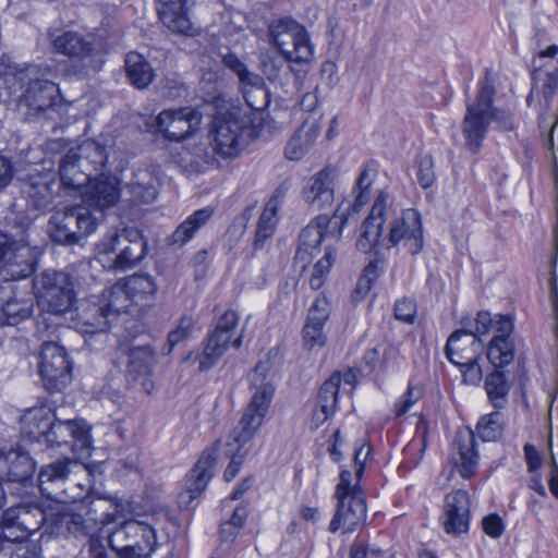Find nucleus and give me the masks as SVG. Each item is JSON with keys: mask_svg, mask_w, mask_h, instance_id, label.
Masks as SVG:
<instances>
[{"mask_svg": "<svg viewBox=\"0 0 558 558\" xmlns=\"http://www.w3.org/2000/svg\"><path fill=\"white\" fill-rule=\"evenodd\" d=\"M379 276V262H371L363 271L362 277L360 278L356 290L357 291H368L371 286L376 281Z\"/></svg>", "mask_w": 558, "mask_h": 558, "instance_id": "nucleus-62", "label": "nucleus"}, {"mask_svg": "<svg viewBox=\"0 0 558 558\" xmlns=\"http://www.w3.org/2000/svg\"><path fill=\"white\" fill-rule=\"evenodd\" d=\"M514 357V345L510 339L493 338L487 348V359L495 367L509 365Z\"/></svg>", "mask_w": 558, "mask_h": 558, "instance_id": "nucleus-48", "label": "nucleus"}, {"mask_svg": "<svg viewBox=\"0 0 558 558\" xmlns=\"http://www.w3.org/2000/svg\"><path fill=\"white\" fill-rule=\"evenodd\" d=\"M483 349V342L473 331L461 329L449 336L445 352L452 364L459 365L480 360Z\"/></svg>", "mask_w": 558, "mask_h": 558, "instance_id": "nucleus-21", "label": "nucleus"}, {"mask_svg": "<svg viewBox=\"0 0 558 558\" xmlns=\"http://www.w3.org/2000/svg\"><path fill=\"white\" fill-rule=\"evenodd\" d=\"M4 220L5 230L0 233L1 240H27L28 232L32 228V220L25 213L12 210L5 216Z\"/></svg>", "mask_w": 558, "mask_h": 558, "instance_id": "nucleus-46", "label": "nucleus"}, {"mask_svg": "<svg viewBox=\"0 0 558 558\" xmlns=\"http://www.w3.org/2000/svg\"><path fill=\"white\" fill-rule=\"evenodd\" d=\"M201 113L193 108L163 110L155 119L156 133L168 141L180 142L190 137L198 128Z\"/></svg>", "mask_w": 558, "mask_h": 558, "instance_id": "nucleus-15", "label": "nucleus"}, {"mask_svg": "<svg viewBox=\"0 0 558 558\" xmlns=\"http://www.w3.org/2000/svg\"><path fill=\"white\" fill-rule=\"evenodd\" d=\"M376 175V170L371 169L368 166H366L362 172L360 173L357 180H356V196L354 199V203L349 205V207L343 208V204H340L335 214L332 219L335 220V223H340L339 229L335 236L339 239L342 234V228L348 221V218L351 214L359 213L360 209L367 204L369 201V187L374 181V178Z\"/></svg>", "mask_w": 558, "mask_h": 558, "instance_id": "nucleus-29", "label": "nucleus"}, {"mask_svg": "<svg viewBox=\"0 0 558 558\" xmlns=\"http://www.w3.org/2000/svg\"><path fill=\"white\" fill-rule=\"evenodd\" d=\"M478 436L484 441H495L502 434V415L495 411L481 417L476 425Z\"/></svg>", "mask_w": 558, "mask_h": 558, "instance_id": "nucleus-50", "label": "nucleus"}, {"mask_svg": "<svg viewBox=\"0 0 558 558\" xmlns=\"http://www.w3.org/2000/svg\"><path fill=\"white\" fill-rule=\"evenodd\" d=\"M331 314V305L326 296H318L310 306L306 322L325 326Z\"/></svg>", "mask_w": 558, "mask_h": 558, "instance_id": "nucleus-53", "label": "nucleus"}, {"mask_svg": "<svg viewBox=\"0 0 558 558\" xmlns=\"http://www.w3.org/2000/svg\"><path fill=\"white\" fill-rule=\"evenodd\" d=\"M320 117L308 116L286 145L284 156L289 160H301L311 149L320 133Z\"/></svg>", "mask_w": 558, "mask_h": 558, "instance_id": "nucleus-26", "label": "nucleus"}, {"mask_svg": "<svg viewBox=\"0 0 558 558\" xmlns=\"http://www.w3.org/2000/svg\"><path fill=\"white\" fill-rule=\"evenodd\" d=\"M50 445H70L72 450H88L92 446L89 428L82 420L53 418L46 439Z\"/></svg>", "mask_w": 558, "mask_h": 558, "instance_id": "nucleus-18", "label": "nucleus"}, {"mask_svg": "<svg viewBox=\"0 0 558 558\" xmlns=\"http://www.w3.org/2000/svg\"><path fill=\"white\" fill-rule=\"evenodd\" d=\"M471 497L468 492L457 489L446 495L441 524L447 534L458 536L469 531Z\"/></svg>", "mask_w": 558, "mask_h": 558, "instance_id": "nucleus-17", "label": "nucleus"}, {"mask_svg": "<svg viewBox=\"0 0 558 558\" xmlns=\"http://www.w3.org/2000/svg\"><path fill=\"white\" fill-rule=\"evenodd\" d=\"M34 288L44 311L59 316L72 311L75 303L74 286L65 272L46 270L35 279Z\"/></svg>", "mask_w": 558, "mask_h": 558, "instance_id": "nucleus-9", "label": "nucleus"}, {"mask_svg": "<svg viewBox=\"0 0 558 558\" xmlns=\"http://www.w3.org/2000/svg\"><path fill=\"white\" fill-rule=\"evenodd\" d=\"M277 202L275 199L268 201L257 221L253 243L255 248H262L265 242L272 236L277 225Z\"/></svg>", "mask_w": 558, "mask_h": 558, "instance_id": "nucleus-45", "label": "nucleus"}, {"mask_svg": "<svg viewBox=\"0 0 558 558\" xmlns=\"http://www.w3.org/2000/svg\"><path fill=\"white\" fill-rule=\"evenodd\" d=\"M70 151L80 158L81 166L92 173V177L99 173L108 160L106 147L95 141H86L76 150Z\"/></svg>", "mask_w": 558, "mask_h": 558, "instance_id": "nucleus-39", "label": "nucleus"}, {"mask_svg": "<svg viewBox=\"0 0 558 558\" xmlns=\"http://www.w3.org/2000/svg\"><path fill=\"white\" fill-rule=\"evenodd\" d=\"M194 328V319L192 316L184 315L180 318L175 329L171 330L167 337V349L163 354L169 355L173 348L186 340Z\"/></svg>", "mask_w": 558, "mask_h": 558, "instance_id": "nucleus-51", "label": "nucleus"}, {"mask_svg": "<svg viewBox=\"0 0 558 558\" xmlns=\"http://www.w3.org/2000/svg\"><path fill=\"white\" fill-rule=\"evenodd\" d=\"M0 469L12 482H23L31 477L35 470L32 457L20 449L10 450L0 454Z\"/></svg>", "mask_w": 558, "mask_h": 558, "instance_id": "nucleus-34", "label": "nucleus"}, {"mask_svg": "<svg viewBox=\"0 0 558 558\" xmlns=\"http://www.w3.org/2000/svg\"><path fill=\"white\" fill-rule=\"evenodd\" d=\"M335 497L338 502L328 531L336 533L342 530L343 533H352L362 527L367 518L366 500L361 486L353 483L350 471L341 472Z\"/></svg>", "mask_w": 558, "mask_h": 558, "instance_id": "nucleus-3", "label": "nucleus"}, {"mask_svg": "<svg viewBox=\"0 0 558 558\" xmlns=\"http://www.w3.org/2000/svg\"><path fill=\"white\" fill-rule=\"evenodd\" d=\"M482 525L484 532L493 538L500 537L505 530L501 518L494 513L485 517L482 521Z\"/></svg>", "mask_w": 558, "mask_h": 558, "instance_id": "nucleus-63", "label": "nucleus"}, {"mask_svg": "<svg viewBox=\"0 0 558 558\" xmlns=\"http://www.w3.org/2000/svg\"><path fill=\"white\" fill-rule=\"evenodd\" d=\"M126 189L133 203L149 204L158 194L157 178L149 170H138L126 183Z\"/></svg>", "mask_w": 558, "mask_h": 558, "instance_id": "nucleus-38", "label": "nucleus"}, {"mask_svg": "<svg viewBox=\"0 0 558 558\" xmlns=\"http://www.w3.org/2000/svg\"><path fill=\"white\" fill-rule=\"evenodd\" d=\"M98 227V219L83 206H69L51 216L48 230L53 242L74 245L86 240Z\"/></svg>", "mask_w": 558, "mask_h": 558, "instance_id": "nucleus-6", "label": "nucleus"}, {"mask_svg": "<svg viewBox=\"0 0 558 558\" xmlns=\"http://www.w3.org/2000/svg\"><path fill=\"white\" fill-rule=\"evenodd\" d=\"M15 544L10 558H41V549L37 543L24 541H13Z\"/></svg>", "mask_w": 558, "mask_h": 558, "instance_id": "nucleus-60", "label": "nucleus"}, {"mask_svg": "<svg viewBox=\"0 0 558 558\" xmlns=\"http://www.w3.org/2000/svg\"><path fill=\"white\" fill-rule=\"evenodd\" d=\"M129 289L134 298L135 294L153 296L157 291V284L149 275H137L126 280Z\"/></svg>", "mask_w": 558, "mask_h": 558, "instance_id": "nucleus-55", "label": "nucleus"}, {"mask_svg": "<svg viewBox=\"0 0 558 558\" xmlns=\"http://www.w3.org/2000/svg\"><path fill=\"white\" fill-rule=\"evenodd\" d=\"M337 169L327 166L314 174L303 191L304 201L316 210L331 206L335 201Z\"/></svg>", "mask_w": 558, "mask_h": 558, "instance_id": "nucleus-20", "label": "nucleus"}, {"mask_svg": "<svg viewBox=\"0 0 558 558\" xmlns=\"http://www.w3.org/2000/svg\"><path fill=\"white\" fill-rule=\"evenodd\" d=\"M130 236V231L124 229L121 232L119 230H113L109 232L98 244H97V254L101 257L104 264L111 263L112 258L110 255L120 251L122 245L126 243V240Z\"/></svg>", "mask_w": 558, "mask_h": 558, "instance_id": "nucleus-49", "label": "nucleus"}, {"mask_svg": "<svg viewBox=\"0 0 558 558\" xmlns=\"http://www.w3.org/2000/svg\"><path fill=\"white\" fill-rule=\"evenodd\" d=\"M76 310V325L83 333L105 332L109 329L113 319L98 298L96 301L86 300L82 302Z\"/></svg>", "mask_w": 558, "mask_h": 558, "instance_id": "nucleus-28", "label": "nucleus"}, {"mask_svg": "<svg viewBox=\"0 0 558 558\" xmlns=\"http://www.w3.org/2000/svg\"><path fill=\"white\" fill-rule=\"evenodd\" d=\"M54 413L46 407L29 409L21 418V429L31 439H47Z\"/></svg>", "mask_w": 558, "mask_h": 558, "instance_id": "nucleus-35", "label": "nucleus"}, {"mask_svg": "<svg viewBox=\"0 0 558 558\" xmlns=\"http://www.w3.org/2000/svg\"><path fill=\"white\" fill-rule=\"evenodd\" d=\"M48 40L52 52L81 62L84 74L100 70L99 46L93 34L57 28L48 32Z\"/></svg>", "mask_w": 558, "mask_h": 558, "instance_id": "nucleus-8", "label": "nucleus"}, {"mask_svg": "<svg viewBox=\"0 0 558 558\" xmlns=\"http://www.w3.org/2000/svg\"><path fill=\"white\" fill-rule=\"evenodd\" d=\"M75 462L65 459L44 465L38 474L40 492L58 504H73L83 500L88 487L71 477L70 465Z\"/></svg>", "mask_w": 558, "mask_h": 558, "instance_id": "nucleus-5", "label": "nucleus"}, {"mask_svg": "<svg viewBox=\"0 0 558 558\" xmlns=\"http://www.w3.org/2000/svg\"><path fill=\"white\" fill-rule=\"evenodd\" d=\"M146 253V243L137 231H130L126 243L122 245L117 255L112 258L108 268L116 271H124L134 267L141 262Z\"/></svg>", "mask_w": 558, "mask_h": 558, "instance_id": "nucleus-33", "label": "nucleus"}, {"mask_svg": "<svg viewBox=\"0 0 558 558\" xmlns=\"http://www.w3.org/2000/svg\"><path fill=\"white\" fill-rule=\"evenodd\" d=\"M46 520L45 511L35 502L7 509L0 518V541H24L37 532Z\"/></svg>", "mask_w": 558, "mask_h": 558, "instance_id": "nucleus-11", "label": "nucleus"}, {"mask_svg": "<svg viewBox=\"0 0 558 558\" xmlns=\"http://www.w3.org/2000/svg\"><path fill=\"white\" fill-rule=\"evenodd\" d=\"M417 181L422 187H429L435 181L434 161L432 156L424 155L417 160Z\"/></svg>", "mask_w": 558, "mask_h": 558, "instance_id": "nucleus-57", "label": "nucleus"}, {"mask_svg": "<svg viewBox=\"0 0 558 558\" xmlns=\"http://www.w3.org/2000/svg\"><path fill=\"white\" fill-rule=\"evenodd\" d=\"M98 299L112 318L128 311L133 303V296L126 281H119L106 289Z\"/></svg>", "mask_w": 558, "mask_h": 558, "instance_id": "nucleus-40", "label": "nucleus"}, {"mask_svg": "<svg viewBox=\"0 0 558 558\" xmlns=\"http://www.w3.org/2000/svg\"><path fill=\"white\" fill-rule=\"evenodd\" d=\"M34 302L31 298H10L0 307V326H16L29 318Z\"/></svg>", "mask_w": 558, "mask_h": 558, "instance_id": "nucleus-42", "label": "nucleus"}, {"mask_svg": "<svg viewBox=\"0 0 558 558\" xmlns=\"http://www.w3.org/2000/svg\"><path fill=\"white\" fill-rule=\"evenodd\" d=\"M59 521L62 526H65L69 533L75 536L86 535L88 533L86 520L81 513H63Z\"/></svg>", "mask_w": 558, "mask_h": 558, "instance_id": "nucleus-58", "label": "nucleus"}, {"mask_svg": "<svg viewBox=\"0 0 558 558\" xmlns=\"http://www.w3.org/2000/svg\"><path fill=\"white\" fill-rule=\"evenodd\" d=\"M402 243L411 255L418 254L424 245L421 216L415 209H407L390 223L387 247Z\"/></svg>", "mask_w": 558, "mask_h": 558, "instance_id": "nucleus-16", "label": "nucleus"}, {"mask_svg": "<svg viewBox=\"0 0 558 558\" xmlns=\"http://www.w3.org/2000/svg\"><path fill=\"white\" fill-rule=\"evenodd\" d=\"M322 325L305 322L302 330L304 347L308 350L323 348L327 343V336Z\"/></svg>", "mask_w": 558, "mask_h": 558, "instance_id": "nucleus-54", "label": "nucleus"}, {"mask_svg": "<svg viewBox=\"0 0 558 558\" xmlns=\"http://www.w3.org/2000/svg\"><path fill=\"white\" fill-rule=\"evenodd\" d=\"M270 37L281 54L289 61L305 63L313 57V46L308 33L292 20L278 21L272 24Z\"/></svg>", "mask_w": 558, "mask_h": 558, "instance_id": "nucleus-13", "label": "nucleus"}, {"mask_svg": "<svg viewBox=\"0 0 558 558\" xmlns=\"http://www.w3.org/2000/svg\"><path fill=\"white\" fill-rule=\"evenodd\" d=\"M39 356V376L47 391H62L72 383V363L62 345L45 342Z\"/></svg>", "mask_w": 558, "mask_h": 558, "instance_id": "nucleus-14", "label": "nucleus"}, {"mask_svg": "<svg viewBox=\"0 0 558 558\" xmlns=\"http://www.w3.org/2000/svg\"><path fill=\"white\" fill-rule=\"evenodd\" d=\"M2 75H12V86L17 87V107L26 108L29 114H38L51 108L59 95V87L50 80L44 78L38 65H27L19 70L14 62L8 59V65L1 70Z\"/></svg>", "mask_w": 558, "mask_h": 558, "instance_id": "nucleus-2", "label": "nucleus"}, {"mask_svg": "<svg viewBox=\"0 0 558 558\" xmlns=\"http://www.w3.org/2000/svg\"><path fill=\"white\" fill-rule=\"evenodd\" d=\"M495 88L488 80L481 83L474 101L466 104V112L461 123L464 146L471 154H477L486 137L492 121L490 108Z\"/></svg>", "mask_w": 558, "mask_h": 558, "instance_id": "nucleus-7", "label": "nucleus"}, {"mask_svg": "<svg viewBox=\"0 0 558 558\" xmlns=\"http://www.w3.org/2000/svg\"><path fill=\"white\" fill-rule=\"evenodd\" d=\"M251 133L244 118L233 113L217 118L211 132V149L222 158H234L247 145Z\"/></svg>", "mask_w": 558, "mask_h": 558, "instance_id": "nucleus-12", "label": "nucleus"}, {"mask_svg": "<svg viewBox=\"0 0 558 558\" xmlns=\"http://www.w3.org/2000/svg\"><path fill=\"white\" fill-rule=\"evenodd\" d=\"M475 438L471 430L459 432L453 441V450L458 457H453L454 464L463 478H470L477 465V453L474 449Z\"/></svg>", "mask_w": 558, "mask_h": 558, "instance_id": "nucleus-32", "label": "nucleus"}, {"mask_svg": "<svg viewBox=\"0 0 558 558\" xmlns=\"http://www.w3.org/2000/svg\"><path fill=\"white\" fill-rule=\"evenodd\" d=\"M422 397L423 388L410 384L405 393L396 403V415H404Z\"/></svg>", "mask_w": 558, "mask_h": 558, "instance_id": "nucleus-56", "label": "nucleus"}, {"mask_svg": "<svg viewBox=\"0 0 558 558\" xmlns=\"http://www.w3.org/2000/svg\"><path fill=\"white\" fill-rule=\"evenodd\" d=\"M330 222H332L331 219L326 215H319L301 231L295 253L296 260L307 263L315 253L319 252V245Z\"/></svg>", "mask_w": 558, "mask_h": 558, "instance_id": "nucleus-30", "label": "nucleus"}, {"mask_svg": "<svg viewBox=\"0 0 558 558\" xmlns=\"http://www.w3.org/2000/svg\"><path fill=\"white\" fill-rule=\"evenodd\" d=\"M59 174L62 185L66 189H84L92 180V173L81 166L80 158L68 151L59 165Z\"/></svg>", "mask_w": 558, "mask_h": 558, "instance_id": "nucleus-36", "label": "nucleus"}, {"mask_svg": "<svg viewBox=\"0 0 558 558\" xmlns=\"http://www.w3.org/2000/svg\"><path fill=\"white\" fill-rule=\"evenodd\" d=\"M53 178L51 173H32L22 181V193L27 206L35 210H44L53 199Z\"/></svg>", "mask_w": 558, "mask_h": 558, "instance_id": "nucleus-23", "label": "nucleus"}, {"mask_svg": "<svg viewBox=\"0 0 558 558\" xmlns=\"http://www.w3.org/2000/svg\"><path fill=\"white\" fill-rule=\"evenodd\" d=\"M395 317L407 324H413L416 314V304L412 299L398 300L393 308Z\"/></svg>", "mask_w": 558, "mask_h": 558, "instance_id": "nucleus-59", "label": "nucleus"}, {"mask_svg": "<svg viewBox=\"0 0 558 558\" xmlns=\"http://www.w3.org/2000/svg\"><path fill=\"white\" fill-rule=\"evenodd\" d=\"M214 215V208L210 206L201 208L190 215L181 222L170 236V243L183 246L194 238L196 232L203 228Z\"/></svg>", "mask_w": 558, "mask_h": 558, "instance_id": "nucleus-37", "label": "nucleus"}, {"mask_svg": "<svg viewBox=\"0 0 558 558\" xmlns=\"http://www.w3.org/2000/svg\"><path fill=\"white\" fill-rule=\"evenodd\" d=\"M222 63L239 77L243 96L251 108H258L262 101L251 99L252 93L256 92L262 98L265 96L264 78L246 69V65L234 54L228 52L222 56Z\"/></svg>", "mask_w": 558, "mask_h": 558, "instance_id": "nucleus-25", "label": "nucleus"}, {"mask_svg": "<svg viewBox=\"0 0 558 558\" xmlns=\"http://www.w3.org/2000/svg\"><path fill=\"white\" fill-rule=\"evenodd\" d=\"M510 383L501 371H494L485 379L488 400L496 409H504L508 403Z\"/></svg>", "mask_w": 558, "mask_h": 558, "instance_id": "nucleus-44", "label": "nucleus"}, {"mask_svg": "<svg viewBox=\"0 0 558 558\" xmlns=\"http://www.w3.org/2000/svg\"><path fill=\"white\" fill-rule=\"evenodd\" d=\"M217 461L216 448L206 449L191 471L186 492L180 494V502L189 504L198 496L209 483Z\"/></svg>", "mask_w": 558, "mask_h": 558, "instance_id": "nucleus-27", "label": "nucleus"}, {"mask_svg": "<svg viewBox=\"0 0 558 558\" xmlns=\"http://www.w3.org/2000/svg\"><path fill=\"white\" fill-rule=\"evenodd\" d=\"M119 350L128 356L126 373L134 379L150 374L157 362L153 345L137 339H133L129 344L121 342Z\"/></svg>", "mask_w": 558, "mask_h": 558, "instance_id": "nucleus-22", "label": "nucleus"}, {"mask_svg": "<svg viewBox=\"0 0 558 558\" xmlns=\"http://www.w3.org/2000/svg\"><path fill=\"white\" fill-rule=\"evenodd\" d=\"M184 5L185 0H158L156 8L159 20L171 32L193 35L192 23Z\"/></svg>", "mask_w": 558, "mask_h": 558, "instance_id": "nucleus-31", "label": "nucleus"}, {"mask_svg": "<svg viewBox=\"0 0 558 558\" xmlns=\"http://www.w3.org/2000/svg\"><path fill=\"white\" fill-rule=\"evenodd\" d=\"M340 384L341 375L338 372L324 381L318 391L316 407L324 409L326 413H335Z\"/></svg>", "mask_w": 558, "mask_h": 558, "instance_id": "nucleus-47", "label": "nucleus"}, {"mask_svg": "<svg viewBox=\"0 0 558 558\" xmlns=\"http://www.w3.org/2000/svg\"><path fill=\"white\" fill-rule=\"evenodd\" d=\"M387 198L388 194L385 191H380L375 198L369 215L363 222L362 234L356 241V247L362 252H369L376 246L387 247V238L381 239Z\"/></svg>", "mask_w": 558, "mask_h": 558, "instance_id": "nucleus-19", "label": "nucleus"}, {"mask_svg": "<svg viewBox=\"0 0 558 558\" xmlns=\"http://www.w3.org/2000/svg\"><path fill=\"white\" fill-rule=\"evenodd\" d=\"M108 543L119 558H149L157 547L156 530L146 521L126 520L109 534Z\"/></svg>", "mask_w": 558, "mask_h": 558, "instance_id": "nucleus-4", "label": "nucleus"}, {"mask_svg": "<svg viewBox=\"0 0 558 558\" xmlns=\"http://www.w3.org/2000/svg\"><path fill=\"white\" fill-rule=\"evenodd\" d=\"M82 196L89 207L98 210L113 207L120 198L118 181L108 177L92 179L84 187Z\"/></svg>", "mask_w": 558, "mask_h": 558, "instance_id": "nucleus-24", "label": "nucleus"}, {"mask_svg": "<svg viewBox=\"0 0 558 558\" xmlns=\"http://www.w3.org/2000/svg\"><path fill=\"white\" fill-rule=\"evenodd\" d=\"M125 72L130 83L136 88H146L154 80V70L149 62L137 52H130L125 58Z\"/></svg>", "mask_w": 558, "mask_h": 558, "instance_id": "nucleus-41", "label": "nucleus"}, {"mask_svg": "<svg viewBox=\"0 0 558 558\" xmlns=\"http://www.w3.org/2000/svg\"><path fill=\"white\" fill-rule=\"evenodd\" d=\"M272 400V388L264 386L247 404L240 422L229 436L227 446L231 461L223 473V480L231 482L239 473L242 462L250 451V442L263 424Z\"/></svg>", "mask_w": 558, "mask_h": 558, "instance_id": "nucleus-1", "label": "nucleus"}, {"mask_svg": "<svg viewBox=\"0 0 558 558\" xmlns=\"http://www.w3.org/2000/svg\"><path fill=\"white\" fill-rule=\"evenodd\" d=\"M495 332L493 338L510 339V335L513 331V322L509 316L497 315L493 326Z\"/></svg>", "mask_w": 558, "mask_h": 558, "instance_id": "nucleus-64", "label": "nucleus"}, {"mask_svg": "<svg viewBox=\"0 0 558 558\" xmlns=\"http://www.w3.org/2000/svg\"><path fill=\"white\" fill-rule=\"evenodd\" d=\"M457 366L460 368L465 384L476 386L481 383L483 372L478 364V360H474L465 364H459Z\"/></svg>", "mask_w": 558, "mask_h": 558, "instance_id": "nucleus-61", "label": "nucleus"}, {"mask_svg": "<svg viewBox=\"0 0 558 558\" xmlns=\"http://www.w3.org/2000/svg\"><path fill=\"white\" fill-rule=\"evenodd\" d=\"M533 92L537 90L543 97L546 108L550 106L553 96L558 90V69L544 71L543 65H535L532 71Z\"/></svg>", "mask_w": 558, "mask_h": 558, "instance_id": "nucleus-43", "label": "nucleus"}, {"mask_svg": "<svg viewBox=\"0 0 558 558\" xmlns=\"http://www.w3.org/2000/svg\"><path fill=\"white\" fill-rule=\"evenodd\" d=\"M238 322L239 315L235 311H226L218 319L215 330L208 335L203 352H190L183 362L191 365L197 363V372L199 373L213 368L226 353Z\"/></svg>", "mask_w": 558, "mask_h": 558, "instance_id": "nucleus-10", "label": "nucleus"}, {"mask_svg": "<svg viewBox=\"0 0 558 558\" xmlns=\"http://www.w3.org/2000/svg\"><path fill=\"white\" fill-rule=\"evenodd\" d=\"M335 259V252L327 250L325 256L315 264L313 274L310 278V286L312 289L318 290L322 288Z\"/></svg>", "mask_w": 558, "mask_h": 558, "instance_id": "nucleus-52", "label": "nucleus"}]
</instances>
